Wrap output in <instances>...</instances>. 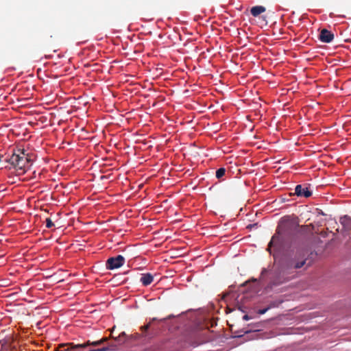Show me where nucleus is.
<instances>
[{
    "mask_svg": "<svg viewBox=\"0 0 351 351\" xmlns=\"http://www.w3.org/2000/svg\"><path fill=\"white\" fill-rule=\"evenodd\" d=\"M307 261V252L304 250L283 254L278 263V268L268 284L269 288L281 285L288 279L287 275L293 274L296 269L302 267Z\"/></svg>",
    "mask_w": 351,
    "mask_h": 351,
    "instance_id": "f257e3e1",
    "label": "nucleus"
},
{
    "mask_svg": "<svg viewBox=\"0 0 351 351\" xmlns=\"http://www.w3.org/2000/svg\"><path fill=\"white\" fill-rule=\"evenodd\" d=\"M298 227L296 221L289 217L282 219L276 230L269 243L267 250L271 254V247L274 246L278 252H285L291 246L295 231Z\"/></svg>",
    "mask_w": 351,
    "mask_h": 351,
    "instance_id": "f03ea898",
    "label": "nucleus"
},
{
    "mask_svg": "<svg viewBox=\"0 0 351 351\" xmlns=\"http://www.w3.org/2000/svg\"><path fill=\"white\" fill-rule=\"evenodd\" d=\"M4 160L16 169L18 175L24 173L27 166L32 165V160L27 157L24 149H19L16 152L13 149L12 154L8 155Z\"/></svg>",
    "mask_w": 351,
    "mask_h": 351,
    "instance_id": "7ed1b4c3",
    "label": "nucleus"
},
{
    "mask_svg": "<svg viewBox=\"0 0 351 351\" xmlns=\"http://www.w3.org/2000/svg\"><path fill=\"white\" fill-rule=\"evenodd\" d=\"M229 289L230 290L224 293L223 299L226 302L232 304L234 306V308H237L242 312H245V308L241 304L244 295L235 291L233 289L232 286L230 287Z\"/></svg>",
    "mask_w": 351,
    "mask_h": 351,
    "instance_id": "20e7f679",
    "label": "nucleus"
},
{
    "mask_svg": "<svg viewBox=\"0 0 351 351\" xmlns=\"http://www.w3.org/2000/svg\"><path fill=\"white\" fill-rule=\"evenodd\" d=\"M125 263V258L122 255H117L114 257L109 258L106 263L107 269L113 270L118 269Z\"/></svg>",
    "mask_w": 351,
    "mask_h": 351,
    "instance_id": "39448f33",
    "label": "nucleus"
},
{
    "mask_svg": "<svg viewBox=\"0 0 351 351\" xmlns=\"http://www.w3.org/2000/svg\"><path fill=\"white\" fill-rule=\"evenodd\" d=\"M294 194L298 197L307 198L312 195V191L309 184H298L295 188Z\"/></svg>",
    "mask_w": 351,
    "mask_h": 351,
    "instance_id": "423d86ee",
    "label": "nucleus"
},
{
    "mask_svg": "<svg viewBox=\"0 0 351 351\" xmlns=\"http://www.w3.org/2000/svg\"><path fill=\"white\" fill-rule=\"evenodd\" d=\"M319 39L322 43H329L334 39V34L326 29H323L319 35Z\"/></svg>",
    "mask_w": 351,
    "mask_h": 351,
    "instance_id": "0eeeda50",
    "label": "nucleus"
},
{
    "mask_svg": "<svg viewBox=\"0 0 351 351\" xmlns=\"http://www.w3.org/2000/svg\"><path fill=\"white\" fill-rule=\"evenodd\" d=\"M339 222L342 225L343 229L346 232L351 231V217L348 215H344L339 219Z\"/></svg>",
    "mask_w": 351,
    "mask_h": 351,
    "instance_id": "6e6552de",
    "label": "nucleus"
},
{
    "mask_svg": "<svg viewBox=\"0 0 351 351\" xmlns=\"http://www.w3.org/2000/svg\"><path fill=\"white\" fill-rule=\"evenodd\" d=\"M108 340V338L106 337H103L102 339H101L100 340H98V341H93V342H90L89 341L87 342V343H84V344H78L76 346V348H80V350H82L84 348H85L88 345H91V346H99L102 343H104V342H106V341Z\"/></svg>",
    "mask_w": 351,
    "mask_h": 351,
    "instance_id": "1a4fd4ad",
    "label": "nucleus"
},
{
    "mask_svg": "<svg viewBox=\"0 0 351 351\" xmlns=\"http://www.w3.org/2000/svg\"><path fill=\"white\" fill-rule=\"evenodd\" d=\"M153 280H154L153 276L151 274L147 273V274H142V276L140 279V282L144 286H147L153 282Z\"/></svg>",
    "mask_w": 351,
    "mask_h": 351,
    "instance_id": "9d476101",
    "label": "nucleus"
},
{
    "mask_svg": "<svg viewBox=\"0 0 351 351\" xmlns=\"http://www.w3.org/2000/svg\"><path fill=\"white\" fill-rule=\"evenodd\" d=\"M265 11V8L262 5L254 6L251 8L250 12L253 16H257Z\"/></svg>",
    "mask_w": 351,
    "mask_h": 351,
    "instance_id": "9b49d317",
    "label": "nucleus"
},
{
    "mask_svg": "<svg viewBox=\"0 0 351 351\" xmlns=\"http://www.w3.org/2000/svg\"><path fill=\"white\" fill-rule=\"evenodd\" d=\"M226 173V169L224 167H221L216 171V178L217 179H221Z\"/></svg>",
    "mask_w": 351,
    "mask_h": 351,
    "instance_id": "f8f14e48",
    "label": "nucleus"
},
{
    "mask_svg": "<svg viewBox=\"0 0 351 351\" xmlns=\"http://www.w3.org/2000/svg\"><path fill=\"white\" fill-rule=\"evenodd\" d=\"M54 226V223L52 222L51 219L47 218L46 219V227L47 228H51Z\"/></svg>",
    "mask_w": 351,
    "mask_h": 351,
    "instance_id": "ddd939ff",
    "label": "nucleus"
},
{
    "mask_svg": "<svg viewBox=\"0 0 351 351\" xmlns=\"http://www.w3.org/2000/svg\"><path fill=\"white\" fill-rule=\"evenodd\" d=\"M99 351H114L115 350V348H110V347H108V346H104V347H102L101 348H98Z\"/></svg>",
    "mask_w": 351,
    "mask_h": 351,
    "instance_id": "4468645a",
    "label": "nucleus"
},
{
    "mask_svg": "<svg viewBox=\"0 0 351 351\" xmlns=\"http://www.w3.org/2000/svg\"><path fill=\"white\" fill-rule=\"evenodd\" d=\"M268 273V270L266 268H263L262 271H261V276H260V279L261 280H263L264 279V276Z\"/></svg>",
    "mask_w": 351,
    "mask_h": 351,
    "instance_id": "2eb2a0df",
    "label": "nucleus"
},
{
    "mask_svg": "<svg viewBox=\"0 0 351 351\" xmlns=\"http://www.w3.org/2000/svg\"><path fill=\"white\" fill-rule=\"evenodd\" d=\"M270 308V306H267V308H263V309H260L258 310V313L260 314V315H263L265 314L269 309Z\"/></svg>",
    "mask_w": 351,
    "mask_h": 351,
    "instance_id": "dca6fc26",
    "label": "nucleus"
},
{
    "mask_svg": "<svg viewBox=\"0 0 351 351\" xmlns=\"http://www.w3.org/2000/svg\"><path fill=\"white\" fill-rule=\"evenodd\" d=\"M150 324H151V322L149 323H148L147 324L143 326H141V330L143 331V332H145L147 331L149 327H150Z\"/></svg>",
    "mask_w": 351,
    "mask_h": 351,
    "instance_id": "f3484780",
    "label": "nucleus"
},
{
    "mask_svg": "<svg viewBox=\"0 0 351 351\" xmlns=\"http://www.w3.org/2000/svg\"><path fill=\"white\" fill-rule=\"evenodd\" d=\"M124 336H125V332H122L119 337L114 338L115 341L116 342H119V338L121 337H124Z\"/></svg>",
    "mask_w": 351,
    "mask_h": 351,
    "instance_id": "a211bd4d",
    "label": "nucleus"
},
{
    "mask_svg": "<svg viewBox=\"0 0 351 351\" xmlns=\"http://www.w3.org/2000/svg\"><path fill=\"white\" fill-rule=\"evenodd\" d=\"M108 347H110V348H115V350H117V345L114 344V343H110L108 346Z\"/></svg>",
    "mask_w": 351,
    "mask_h": 351,
    "instance_id": "6ab92c4d",
    "label": "nucleus"
},
{
    "mask_svg": "<svg viewBox=\"0 0 351 351\" xmlns=\"http://www.w3.org/2000/svg\"><path fill=\"white\" fill-rule=\"evenodd\" d=\"M243 319L244 320H249L250 319V316L247 315H245L243 317Z\"/></svg>",
    "mask_w": 351,
    "mask_h": 351,
    "instance_id": "aec40b11",
    "label": "nucleus"
},
{
    "mask_svg": "<svg viewBox=\"0 0 351 351\" xmlns=\"http://www.w3.org/2000/svg\"><path fill=\"white\" fill-rule=\"evenodd\" d=\"M273 256H274L275 262H276L277 259H278V255L276 254H274Z\"/></svg>",
    "mask_w": 351,
    "mask_h": 351,
    "instance_id": "412c9836",
    "label": "nucleus"
},
{
    "mask_svg": "<svg viewBox=\"0 0 351 351\" xmlns=\"http://www.w3.org/2000/svg\"><path fill=\"white\" fill-rule=\"evenodd\" d=\"M257 226V223H254V224H251L248 227H252V228H254V226Z\"/></svg>",
    "mask_w": 351,
    "mask_h": 351,
    "instance_id": "4be33fe9",
    "label": "nucleus"
},
{
    "mask_svg": "<svg viewBox=\"0 0 351 351\" xmlns=\"http://www.w3.org/2000/svg\"><path fill=\"white\" fill-rule=\"evenodd\" d=\"M86 351H99V350H98V348L97 349H90Z\"/></svg>",
    "mask_w": 351,
    "mask_h": 351,
    "instance_id": "5701e85b",
    "label": "nucleus"
},
{
    "mask_svg": "<svg viewBox=\"0 0 351 351\" xmlns=\"http://www.w3.org/2000/svg\"><path fill=\"white\" fill-rule=\"evenodd\" d=\"M156 320H157V319H156V317H154V318H152V319H151V322H154V321H156Z\"/></svg>",
    "mask_w": 351,
    "mask_h": 351,
    "instance_id": "b1692460",
    "label": "nucleus"
},
{
    "mask_svg": "<svg viewBox=\"0 0 351 351\" xmlns=\"http://www.w3.org/2000/svg\"><path fill=\"white\" fill-rule=\"evenodd\" d=\"M258 280L256 278H252V281L256 282Z\"/></svg>",
    "mask_w": 351,
    "mask_h": 351,
    "instance_id": "393cba45",
    "label": "nucleus"
},
{
    "mask_svg": "<svg viewBox=\"0 0 351 351\" xmlns=\"http://www.w3.org/2000/svg\"><path fill=\"white\" fill-rule=\"evenodd\" d=\"M106 178V177L105 176H102L101 177V179H104V178Z\"/></svg>",
    "mask_w": 351,
    "mask_h": 351,
    "instance_id": "a878e982",
    "label": "nucleus"
},
{
    "mask_svg": "<svg viewBox=\"0 0 351 351\" xmlns=\"http://www.w3.org/2000/svg\"><path fill=\"white\" fill-rule=\"evenodd\" d=\"M228 309L229 310L230 312L232 311V309H230L229 306H228Z\"/></svg>",
    "mask_w": 351,
    "mask_h": 351,
    "instance_id": "bb28decb",
    "label": "nucleus"
}]
</instances>
